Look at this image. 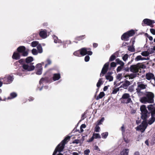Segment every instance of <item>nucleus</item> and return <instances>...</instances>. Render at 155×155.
<instances>
[{"instance_id":"f257e3e1","label":"nucleus","mask_w":155,"mask_h":155,"mask_svg":"<svg viewBox=\"0 0 155 155\" xmlns=\"http://www.w3.org/2000/svg\"><path fill=\"white\" fill-rule=\"evenodd\" d=\"M145 96L141 97L140 99V101L143 103H153L154 102V94L150 92H147L145 94Z\"/></svg>"},{"instance_id":"f03ea898","label":"nucleus","mask_w":155,"mask_h":155,"mask_svg":"<svg viewBox=\"0 0 155 155\" xmlns=\"http://www.w3.org/2000/svg\"><path fill=\"white\" fill-rule=\"evenodd\" d=\"M135 32L134 30L132 29L124 33L121 36L122 40L127 41L129 40L130 37L133 36Z\"/></svg>"},{"instance_id":"7ed1b4c3","label":"nucleus","mask_w":155,"mask_h":155,"mask_svg":"<svg viewBox=\"0 0 155 155\" xmlns=\"http://www.w3.org/2000/svg\"><path fill=\"white\" fill-rule=\"evenodd\" d=\"M16 50L22 56L26 57L28 54V51L26 50L25 47L24 46H19L17 48Z\"/></svg>"},{"instance_id":"20e7f679","label":"nucleus","mask_w":155,"mask_h":155,"mask_svg":"<svg viewBox=\"0 0 155 155\" xmlns=\"http://www.w3.org/2000/svg\"><path fill=\"white\" fill-rule=\"evenodd\" d=\"M71 138V137L70 136H67L58 145V147H60V151H62L64 148L65 145L67 143L68 141Z\"/></svg>"},{"instance_id":"39448f33","label":"nucleus","mask_w":155,"mask_h":155,"mask_svg":"<svg viewBox=\"0 0 155 155\" xmlns=\"http://www.w3.org/2000/svg\"><path fill=\"white\" fill-rule=\"evenodd\" d=\"M33 63H31L29 64H24L22 65V68L24 70H23V71H25L27 70L28 71H33L35 69V67L33 65Z\"/></svg>"},{"instance_id":"423d86ee","label":"nucleus","mask_w":155,"mask_h":155,"mask_svg":"<svg viewBox=\"0 0 155 155\" xmlns=\"http://www.w3.org/2000/svg\"><path fill=\"white\" fill-rule=\"evenodd\" d=\"M154 23V20L146 18L143 20L142 25L143 26H145V25H147L150 26L151 27H153V26L152 25V24Z\"/></svg>"},{"instance_id":"0eeeda50","label":"nucleus","mask_w":155,"mask_h":155,"mask_svg":"<svg viewBox=\"0 0 155 155\" xmlns=\"http://www.w3.org/2000/svg\"><path fill=\"white\" fill-rule=\"evenodd\" d=\"M4 84H8L12 82L13 80V78L11 76L5 77L2 78Z\"/></svg>"},{"instance_id":"6e6552de","label":"nucleus","mask_w":155,"mask_h":155,"mask_svg":"<svg viewBox=\"0 0 155 155\" xmlns=\"http://www.w3.org/2000/svg\"><path fill=\"white\" fill-rule=\"evenodd\" d=\"M139 64H136L132 65H131L130 67V70L131 72L134 73H136L139 72V69L138 65Z\"/></svg>"},{"instance_id":"1a4fd4ad","label":"nucleus","mask_w":155,"mask_h":155,"mask_svg":"<svg viewBox=\"0 0 155 155\" xmlns=\"http://www.w3.org/2000/svg\"><path fill=\"white\" fill-rule=\"evenodd\" d=\"M151 117L150 119L148 122L149 125L152 124L155 121V108L152 110L151 112Z\"/></svg>"},{"instance_id":"9d476101","label":"nucleus","mask_w":155,"mask_h":155,"mask_svg":"<svg viewBox=\"0 0 155 155\" xmlns=\"http://www.w3.org/2000/svg\"><path fill=\"white\" fill-rule=\"evenodd\" d=\"M21 56V55L17 51L13 53L12 58L13 59L18 60L20 59Z\"/></svg>"},{"instance_id":"9b49d317","label":"nucleus","mask_w":155,"mask_h":155,"mask_svg":"<svg viewBox=\"0 0 155 155\" xmlns=\"http://www.w3.org/2000/svg\"><path fill=\"white\" fill-rule=\"evenodd\" d=\"M141 118L143 120H146L150 116V113L148 112H145L141 113Z\"/></svg>"},{"instance_id":"f8f14e48","label":"nucleus","mask_w":155,"mask_h":155,"mask_svg":"<svg viewBox=\"0 0 155 155\" xmlns=\"http://www.w3.org/2000/svg\"><path fill=\"white\" fill-rule=\"evenodd\" d=\"M146 78L148 80H150L151 79H154L155 78L154 75L153 74L151 73H147L146 74Z\"/></svg>"},{"instance_id":"ddd939ff","label":"nucleus","mask_w":155,"mask_h":155,"mask_svg":"<svg viewBox=\"0 0 155 155\" xmlns=\"http://www.w3.org/2000/svg\"><path fill=\"white\" fill-rule=\"evenodd\" d=\"M146 86V85L144 84H138L137 88L136 89L137 92L138 93L140 92L141 89H145Z\"/></svg>"},{"instance_id":"4468645a","label":"nucleus","mask_w":155,"mask_h":155,"mask_svg":"<svg viewBox=\"0 0 155 155\" xmlns=\"http://www.w3.org/2000/svg\"><path fill=\"white\" fill-rule=\"evenodd\" d=\"M40 36L43 38H45L47 37V33L46 31L45 30L41 31L39 32Z\"/></svg>"},{"instance_id":"2eb2a0df","label":"nucleus","mask_w":155,"mask_h":155,"mask_svg":"<svg viewBox=\"0 0 155 155\" xmlns=\"http://www.w3.org/2000/svg\"><path fill=\"white\" fill-rule=\"evenodd\" d=\"M130 84V82L129 81L126 80L124 82V83L120 87H123L124 88L126 89Z\"/></svg>"},{"instance_id":"dca6fc26","label":"nucleus","mask_w":155,"mask_h":155,"mask_svg":"<svg viewBox=\"0 0 155 155\" xmlns=\"http://www.w3.org/2000/svg\"><path fill=\"white\" fill-rule=\"evenodd\" d=\"M49 81V78L48 77H45L44 78H42L40 80L39 83L40 84L44 82L48 83Z\"/></svg>"},{"instance_id":"f3484780","label":"nucleus","mask_w":155,"mask_h":155,"mask_svg":"<svg viewBox=\"0 0 155 155\" xmlns=\"http://www.w3.org/2000/svg\"><path fill=\"white\" fill-rule=\"evenodd\" d=\"M60 78L61 76L59 73L54 74L52 77L53 80L54 81L58 80Z\"/></svg>"},{"instance_id":"a211bd4d","label":"nucleus","mask_w":155,"mask_h":155,"mask_svg":"<svg viewBox=\"0 0 155 155\" xmlns=\"http://www.w3.org/2000/svg\"><path fill=\"white\" fill-rule=\"evenodd\" d=\"M87 50V49L86 48H84L81 49L80 50L81 55L82 56L86 55V54Z\"/></svg>"},{"instance_id":"6ab92c4d","label":"nucleus","mask_w":155,"mask_h":155,"mask_svg":"<svg viewBox=\"0 0 155 155\" xmlns=\"http://www.w3.org/2000/svg\"><path fill=\"white\" fill-rule=\"evenodd\" d=\"M102 78H100L99 79L98 82L97 84V86L98 87L97 90L99 88L101 87V85L103 84L104 81H102Z\"/></svg>"},{"instance_id":"aec40b11","label":"nucleus","mask_w":155,"mask_h":155,"mask_svg":"<svg viewBox=\"0 0 155 155\" xmlns=\"http://www.w3.org/2000/svg\"><path fill=\"white\" fill-rule=\"evenodd\" d=\"M129 150L128 149H125L120 153V155H128Z\"/></svg>"},{"instance_id":"412c9836","label":"nucleus","mask_w":155,"mask_h":155,"mask_svg":"<svg viewBox=\"0 0 155 155\" xmlns=\"http://www.w3.org/2000/svg\"><path fill=\"white\" fill-rule=\"evenodd\" d=\"M17 95L16 93L12 92L10 94V97H8L7 99H11L17 97Z\"/></svg>"},{"instance_id":"4be33fe9","label":"nucleus","mask_w":155,"mask_h":155,"mask_svg":"<svg viewBox=\"0 0 155 155\" xmlns=\"http://www.w3.org/2000/svg\"><path fill=\"white\" fill-rule=\"evenodd\" d=\"M107 69L104 68H103L100 74V77H101L104 76L107 73Z\"/></svg>"},{"instance_id":"5701e85b","label":"nucleus","mask_w":155,"mask_h":155,"mask_svg":"<svg viewBox=\"0 0 155 155\" xmlns=\"http://www.w3.org/2000/svg\"><path fill=\"white\" fill-rule=\"evenodd\" d=\"M144 127L142 126L141 125H140L139 126L137 127V130H140L142 133L146 129H144Z\"/></svg>"},{"instance_id":"b1692460","label":"nucleus","mask_w":155,"mask_h":155,"mask_svg":"<svg viewBox=\"0 0 155 155\" xmlns=\"http://www.w3.org/2000/svg\"><path fill=\"white\" fill-rule=\"evenodd\" d=\"M121 103L124 104H128L132 102L131 99V98H129L127 100V99H122L121 101Z\"/></svg>"},{"instance_id":"393cba45","label":"nucleus","mask_w":155,"mask_h":155,"mask_svg":"<svg viewBox=\"0 0 155 155\" xmlns=\"http://www.w3.org/2000/svg\"><path fill=\"white\" fill-rule=\"evenodd\" d=\"M33 59L32 57L29 56L27 58L25 59V62L27 63L28 64L32 61Z\"/></svg>"},{"instance_id":"a878e982","label":"nucleus","mask_w":155,"mask_h":155,"mask_svg":"<svg viewBox=\"0 0 155 155\" xmlns=\"http://www.w3.org/2000/svg\"><path fill=\"white\" fill-rule=\"evenodd\" d=\"M104 95V93L103 92H101L96 97V99L97 100H98L99 99L102 98Z\"/></svg>"},{"instance_id":"bb28decb","label":"nucleus","mask_w":155,"mask_h":155,"mask_svg":"<svg viewBox=\"0 0 155 155\" xmlns=\"http://www.w3.org/2000/svg\"><path fill=\"white\" fill-rule=\"evenodd\" d=\"M140 110L141 111V113L145 112H147L148 111L145 105H142L140 107Z\"/></svg>"},{"instance_id":"cd10ccee","label":"nucleus","mask_w":155,"mask_h":155,"mask_svg":"<svg viewBox=\"0 0 155 155\" xmlns=\"http://www.w3.org/2000/svg\"><path fill=\"white\" fill-rule=\"evenodd\" d=\"M129 98H130L129 94L128 93H125L123 95L121 98V99H127V100Z\"/></svg>"},{"instance_id":"c85d7f7f","label":"nucleus","mask_w":155,"mask_h":155,"mask_svg":"<svg viewBox=\"0 0 155 155\" xmlns=\"http://www.w3.org/2000/svg\"><path fill=\"white\" fill-rule=\"evenodd\" d=\"M85 38V35H84L77 37L75 38V39L78 41H80L84 39Z\"/></svg>"},{"instance_id":"c756f323","label":"nucleus","mask_w":155,"mask_h":155,"mask_svg":"<svg viewBox=\"0 0 155 155\" xmlns=\"http://www.w3.org/2000/svg\"><path fill=\"white\" fill-rule=\"evenodd\" d=\"M141 125L144 127V129H146L148 126V124L147 123V120H143L142 122Z\"/></svg>"},{"instance_id":"7c9ffc66","label":"nucleus","mask_w":155,"mask_h":155,"mask_svg":"<svg viewBox=\"0 0 155 155\" xmlns=\"http://www.w3.org/2000/svg\"><path fill=\"white\" fill-rule=\"evenodd\" d=\"M60 147H58V146H57L56 148H55V150H54L52 155H55L57 153L58 151L59 152H61L62 151H60Z\"/></svg>"},{"instance_id":"2f4dec72","label":"nucleus","mask_w":155,"mask_h":155,"mask_svg":"<svg viewBox=\"0 0 155 155\" xmlns=\"http://www.w3.org/2000/svg\"><path fill=\"white\" fill-rule=\"evenodd\" d=\"M105 77L106 79L107 80H108L109 81H111L113 80V77L111 75L109 76L108 75H105Z\"/></svg>"},{"instance_id":"473e14b6","label":"nucleus","mask_w":155,"mask_h":155,"mask_svg":"<svg viewBox=\"0 0 155 155\" xmlns=\"http://www.w3.org/2000/svg\"><path fill=\"white\" fill-rule=\"evenodd\" d=\"M116 63L120 65H124V63L121 61L120 60L119 58H117L115 60Z\"/></svg>"},{"instance_id":"72a5a7b5","label":"nucleus","mask_w":155,"mask_h":155,"mask_svg":"<svg viewBox=\"0 0 155 155\" xmlns=\"http://www.w3.org/2000/svg\"><path fill=\"white\" fill-rule=\"evenodd\" d=\"M37 48L38 53H41L43 51L42 48L40 45H37Z\"/></svg>"},{"instance_id":"f704fd0d","label":"nucleus","mask_w":155,"mask_h":155,"mask_svg":"<svg viewBox=\"0 0 155 155\" xmlns=\"http://www.w3.org/2000/svg\"><path fill=\"white\" fill-rule=\"evenodd\" d=\"M73 54L75 56L80 57L81 54L80 50L74 52L73 53Z\"/></svg>"},{"instance_id":"c9c22d12","label":"nucleus","mask_w":155,"mask_h":155,"mask_svg":"<svg viewBox=\"0 0 155 155\" xmlns=\"http://www.w3.org/2000/svg\"><path fill=\"white\" fill-rule=\"evenodd\" d=\"M141 54L143 56L146 57L149 55V53L148 51H143Z\"/></svg>"},{"instance_id":"e433bc0d","label":"nucleus","mask_w":155,"mask_h":155,"mask_svg":"<svg viewBox=\"0 0 155 155\" xmlns=\"http://www.w3.org/2000/svg\"><path fill=\"white\" fill-rule=\"evenodd\" d=\"M93 135L95 139L101 138V136L99 134L94 133Z\"/></svg>"},{"instance_id":"4c0bfd02","label":"nucleus","mask_w":155,"mask_h":155,"mask_svg":"<svg viewBox=\"0 0 155 155\" xmlns=\"http://www.w3.org/2000/svg\"><path fill=\"white\" fill-rule=\"evenodd\" d=\"M138 64H139V65H138V68L139 70L140 68L144 69L146 67L145 65L143 64H142L140 63H138Z\"/></svg>"},{"instance_id":"58836bf2","label":"nucleus","mask_w":155,"mask_h":155,"mask_svg":"<svg viewBox=\"0 0 155 155\" xmlns=\"http://www.w3.org/2000/svg\"><path fill=\"white\" fill-rule=\"evenodd\" d=\"M128 76L129 79H132L137 76V74L132 73L130 74Z\"/></svg>"},{"instance_id":"ea45409f","label":"nucleus","mask_w":155,"mask_h":155,"mask_svg":"<svg viewBox=\"0 0 155 155\" xmlns=\"http://www.w3.org/2000/svg\"><path fill=\"white\" fill-rule=\"evenodd\" d=\"M101 135L103 138L105 139L108 135V133L107 132L103 133L101 134Z\"/></svg>"},{"instance_id":"a19ab883","label":"nucleus","mask_w":155,"mask_h":155,"mask_svg":"<svg viewBox=\"0 0 155 155\" xmlns=\"http://www.w3.org/2000/svg\"><path fill=\"white\" fill-rule=\"evenodd\" d=\"M116 57L115 55L113 54L110 57L109 60L110 61H114L116 58Z\"/></svg>"},{"instance_id":"79ce46f5","label":"nucleus","mask_w":155,"mask_h":155,"mask_svg":"<svg viewBox=\"0 0 155 155\" xmlns=\"http://www.w3.org/2000/svg\"><path fill=\"white\" fill-rule=\"evenodd\" d=\"M42 68H40L38 69L36 72V74L38 75H40L42 74Z\"/></svg>"},{"instance_id":"37998d69","label":"nucleus","mask_w":155,"mask_h":155,"mask_svg":"<svg viewBox=\"0 0 155 155\" xmlns=\"http://www.w3.org/2000/svg\"><path fill=\"white\" fill-rule=\"evenodd\" d=\"M104 120V117H102L101 120H98L97 121V125H99L101 124L103 122Z\"/></svg>"},{"instance_id":"c03bdc74","label":"nucleus","mask_w":155,"mask_h":155,"mask_svg":"<svg viewBox=\"0 0 155 155\" xmlns=\"http://www.w3.org/2000/svg\"><path fill=\"white\" fill-rule=\"evenodd\" d=\"M124 66V65H120V66H118L117 69V72H118L120 71L123 68Z\"/></svg>"},{"instance_id":"a18cd8bd","label":"nucleus","mask_w":155,"mask_h":155,"mask_svg":"<svg viewBox=\"0 0 155 155\" xmlns=\"http://www.w3.org/2000/svg\"><path fill=\"white\" fill-rule=\"evenodd\" d=\"M47 63L45 64V67L46 68L48 65L51 64V61L50 59H48L46 60Z\"/></svg>"},{"instance_id":"49530a36","label":"nucleus","mask_w":155,"mask_h":155,"mask_svg":"<svg viewBox=\"0 0 155 155\" xmlns=\"http://www.w3.org/2000/svg\"><path fill=\"white\" fill-rule=\"evenodd\" d=\"M38 44V42L36 41H33L31 42V46L33 47L37 46Z\"/></svg>"},{"instance_id":"de8ad7c7","label":"nucleus","mask_w":155,"mask_h":155,"mask_svg":"<svg viewBox=\"0 0 155 155\" xmlns=\"http://www.w3.org/2000/svg\"><path fill=\"white\" fill-rule=\"evenodd\" d=\"M147 108L148 110H151V112L155 108L153 107V105L152 104L148 105L147 107Z\"/></svg>"},{"instance_id":"09e8293b","label":"nucleus","mask_w":155,"mask_h":155,"mask_svg":"<svg viewBox=\"0 0 155 155\" xmlns=\"http://www.w3.org/2000/svg\"><path fill=\"white\" fill-rule=\"evenodd\" d=\"M100 130V127L98 126V125H97V124L95 128L94 131L97 132H99Z\"/></svg>"},{"instance_id":"8fccbe9b","label":"nucleus","mask_w":155,"mask_h":155,"mask_svg":"<svg viewBox=\"0 0 155 155\" xmlns=\"http://www.w3.org/2000/svg\"><path fill=\"white\" fill-rule=\"evenodd\" d=\"M128 55L127 54H126L123 57L122 59L124 61H126L128 59Z\"/></svg>"},{"instance_id":"3c124183","label":"nucleus","mask_w":155,"mask_h":155,"mask_svg":"<svg viewBox=\"0 0 155 155\" xmlns=\"http://www.w3.org/2000/svg\"><path fill=\"white\" fill-rule=\"evenodd\" d=\"M142 56L141 55H138L135 58L136 61L141 60Z\"/></svg>"},{"instance_id":"603ef678","label":"nucleus","mask_w":155,"mask_h":155,"mask_svg":"<svg viewBox=\"0 0 155 155\" xmlns=\"http://www.w3.org/2000/svg\"><path fill=\"white\" fill-rule=\"evenodd\" d=\"M32 54L34 55H36L38 54L37 50L35 48H33L32 50Z\"/></svg>"},{"instance_id":"864d4df0","label":"nucleus","mask_w":155,"mask_h":155,"mask_svg":"<svg viewBox=\"0 0 155 155\" xmlns=\"http://www.w3.org/2000/svg\"><path fill=\"white\" fill-rule=\"evenodd\" d=\"M119 90V88H116L114 89L113 91L112 92V94H115L117 93L118 91Z\"/></svg>"},{"instance_id":"5fc2aeb1","label":"nucleus","mask_w":155,"mask_h":155,"mask_svg":"<svg viewBox=\"0 0 155 155\" xmlns=\"http://www.w3.org/2000/svg\"><path fill=\"white\" fill-rule=\"evenodd\" d=\"M109 65V62H107L106 63L104 64L103 68H104L107 69V70H108Z\"/></svg>"},{"instance_id":"6e6d98bb","label":"nucleus","mask_w":155,"mask_h":155,"mask_svg":"<svg viewBox=\"0 0 155 155\" xmlns=\"http://www.w3.org/2000/svg\"><path fill=\"white\" fill-rule=\"evenodd\" d=\"M90 151L89 149H86L84 151V154L86 155H88Z\"/></svg>"},{"instance_id":"4d7b16f0","label":"nucleus","mask_w":155,"mask_h":155,"mask_svg":"<svg viewBox=\"0 0 155 155\" xmlns=\"http://www.w3.org/2000/svg\"><path fill=\"white\" fill-rule=\"evenodd\" d=\"M123 140H124V141L126 143H128L130 141V140L127 137H124Z\"/></svg>"},{"instance_id":"13d9d810","label":"nucleus","mask_w":155,"mask_h":155,"mask_svg":"<svg viewBox=\"0 0 155 155\" xmlns=\"http://www.w3.org/2000/svg\"><path fill=\"white\" fill-rule=\"evenodd\" d=\"M128 50L129 51L131 52H134L135 51L134 48L131 46L129 47L128 48Z\"/></svg>"},{"instance_id":"bf43d9fd","label":"nucleus","mask_w":155,"mask_h":155,"mask_svg":"<svg viewBox=\"0 0 155 155\" xmlns=\"http://www.w3.org/2000/svg\"><path fill=\"white\" fill-rule=\"evenodd\" d=\"M122 74H118L116 77V78L117 79H118L119 80V81L121 79V77H122Z\"/></svg>"},{"instance_id":"052dcab7","label":"nucleus","mask_w":155,"mask_h":155,"mask_svg":"<svg viewBox=\"0 0 155 155\" xmlns=\"http://www.w3.org/2000/svg\"><path fill=\"white\" fill-rule=\"evenodd\" d=\"M80 140L78 139H76L74 140L73 142L72 143H76V144H78L79 143H80Z\"/></svg>"},{"instance_id":"680f3d73","label":"nucleus","mask_w":155,"mask_h":155,"mask_svg":"<svg viewBox=\"0 0 155 155\" xmlns=\"http://www.w3.org/2000/svg\"><path fill=\"white\" fill-rule=\"evenodd\" d=\"M110 66L111 68L115 67L116 66V64L114 62H112L110 63Z\"/></svg>"},{"instance_id":"e2e57ef3","label":"nucleus","mask_w":155,"mask_h":155,"mask_svg":"<svg viewBox=\"0 0 155 155\" xmlns=\"http://www.w3.org/2000/svg\"><path fill=\"white\" fill-rule=\"evenodd\" d=\"M54 42L55 43H57L59 42V40L58 39V38L57 37H54Z\"/></svg>"},{"instance_id":"0e129e2a","label":"nucleus","mask_w":155,"mask_h":155,"mask_svg":"<svg viewBox=\"0 0 155 155\" xmlns=\"http://www.w3.org/2000/svg\"><path fill=\"white\" fill-rule=\"evenodd\" d=\"M90 59V57L88 55H86L84 58V61L86 62H88Z\"/></svg>"},{"instance_id":"69168bd1","label":"nucleus","mask_w":155,"mask_h":155,"mask_svg":"<svg viewBox=\"0 0 155 155\" xmlns=\"http://www.w3.org/2000/svg\"><path fill=\"white\" fill-rule=\"evenodd\" d=\"M121 130L122 134L124 133L125 132V128L124 127V125H123L121 127Z\"/></svg>"},{"instance_id":"338daca9","label":"nucleus","mask_w":155,"mask_h":155,"mask_svg":"<svg viewBox=\"0 0 155 155\" xmlns=\"http://www.w3.org/2000/svg\"><path fill=\"white\" fill-rule=\"evenodd\" d=\"M150 31L151 33L153 35H155V29L153 28H151L150 29Z\"/></svg>"},{"instance_id":"774afa93","label":"nucleus","mask_w":155,"mask_h":155,"mask_svg":"<svg viewBox=\"0 0 155 155\" xmlns=\"http://www.w3.org/2000/svg\"><path fill=\"white\" fill-rule=\"evenodd\" d=\"M24 61L25 60L23 59H20L18 61V62L21 64H23L24 62Z\"/></svg>"}]
</instances>
